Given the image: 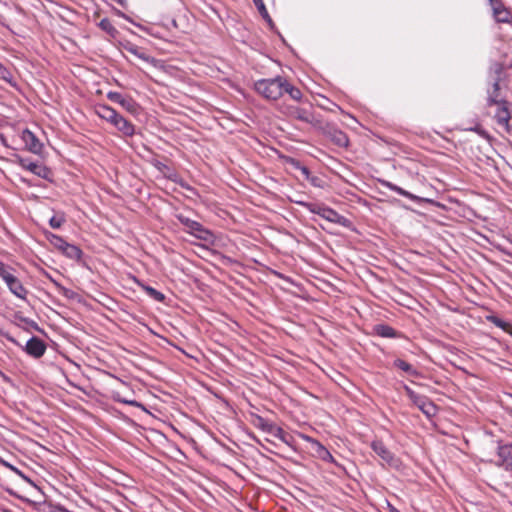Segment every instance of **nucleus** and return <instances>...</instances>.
<instances>
[{
	"label": "nucleus",
	"instance_id": "obj_1",
	"mask_svg": "<svg viewBox=\"0 0 512 512\" xmlns=\"http://www.w3.org/2000/svg\"><path fill=\"white\" fill-rule=\"evenodd\" d=\"M284 78L277 76L259 79L254 83L255 91L268 100H277L283 95Z\"/></svg>",
	"mask_w": 512,
	"mask_h": 512
},
{
	"label": "nucleus",
	"instance_id": "obj_2",
	"mask_svg": "<svg viewBox=\"0 0 512 512\" xmlns=\"http://www.w3.org/2000/svg\"><path fill=\"white\" fill-rule=\"evenodd\" d=\"M13 269L0 262V278L5 282L9 291L17 298L25 300L28 290L23 286L21 281L12 273Z\"/></svg>",
	"mask_w": 512,
	"mask_h": 512
},
{
	"label": "nucleus",
	"instance_id": "obj_3",
	"mask_svg": "<svg viewBox=\"0 0 512 512\" xmlns=\"http://www.w3.org/2000/svg\"><path fill=\"white\" fill-rule=\"evenodd\" d=\"M177 220L185 227V231L199 240L212 243L214 239L213 233L205 228L198 221L192 220L183 214L176 215Z\"/></svg>",
	"mask_w": 512,
	"mask_h": 512
},
{
	"label": "nucleus",
	"instance_id": "obj_4",
	"mask_svg": "<svg viewBox=\"0 0 512 512\" xmlns=\"http://www.w3.org/2000/svg\"><path fill=\"white\" fill-rule=\"evenodd\" d=\"M494 72L497 75L494 79V82L492 84L491 89H488V96H487V107H492L495 105L502 104V102H508L500 92V80H501V74L503 73V66L499 63H496L494 65Z\"/></svg>",
	"mask_w": 512,
	"mask_h": 512
},
{
	"label": "nucleus",
	"instance_id": "obj_5",
	"mask_svg": "<svg viewBox=\"0 0 512 512\" xmlns=\"http://www.w3.org/2000/svg\"><path fill=\"white\" fill-rule=\"evenodd\" d=\"M17 161L23 169L33 173L34 175L44 180L51 181L52 171L44 164L23 157H18Z\"/></svg>",
	"mask_w": 512,
	"mask_h": 512
},
{
	"label": "nucleus",
	"instance_id": "obj_6",
	"mask_svg": "<svg viewBox=\"0 0 512 512\" xmlns=\"http://www.w3.org/2000/svg\"><path fill=\"white\" fill-rule=\"evenodd\" d=\"M370 447L374 453L382 459L383 462L391 467H398V458L385 446L381 440L372 441Z\"/></svg>",
	"mask_w": 512,
	"mask_h": 512
},
{
	"label": "nucleus",
	"instance_id": "obj_7",
	"mask_svg": "<svg viewBox=\"0 0 512 512\" xmlns=\"http://www.w3.org/2000/svg\"><path fill=\"white\" fill-rule=\"evenodd\" d=\"M18 346L21 347L27 355L35 359L41 358L47 349L45 342L37 336H32L26 342L25 346H22L20 343Z\"/></svg>",
	"mask_w": 512,
	"mask_h": 512
},
{
	"label": "nucleus",
	"instance_id": "obj_8",
	"mask_svg": "<svg viewBox=\"0 0 512 512\" xmlns=\"http://www.w3.org/2000/svg\"><path fill=\"white\" fill-rule=\"evenodd\" d=\"M497 456L499 458L497 466L506 471H512V444L498 443Z\"/></svg>",
	"mask_w": 512,
	"mask_h": 512
},
{
	"label": "nucleus",
	"instance_id": "obj_9",
	"mask_svg": "<svg viewBox=\"0 0 512 512\" xmlns=\"http://www.w3.org/2000/svg\"><path fill=\"white\" fill-rule=\"evenodd\" d=\"M497 107L494 119L497 124L504 128L506 132H510L509 120L511 118L510 103L502 102V104L495 105Z\"/></svg>",
	"mask_w": 512,
	"mask_h": 512
},
{
	"label": "nucleus",
	"instance_id": "obj_10",
	"mask_svg": "<svg viewBox=\"0 0 512 512\" xmlns=\"http://www.w3.org/2000/svg\"><path fill=\"white\" fill-rule=\"evenodd\" d=\"M412 403L428 418L437 414V406L425 395L418 394Z\"/></svg>",
	"mask_w": 512,
	"mask_h": 512
},
{
	"label": "nucleus",
	"instance_id": "obj_11",
	"mask_svg": "<svg viewBox=\"0 0 512 512\" xmlns=\"http://www.w3.org/2000/svg\"><path fill=\"white\" fill-rule=\"evenodd\" d=\"M120 45L125 51L133 54L134 56L143 60L144 62H147L149 64H155V62H156L155 58L150 56L149 54H147L145 49L135 45L134 43H132L128 40H125V41L121 42Z\"/></svg>",
	"mask_w": 512,
	"mask_h": 512
},
{
	"label": "nucleus",
	"instance_id": "obj_12",
	"mask_svg": "<svg viewBox=\"0 0 512 512\" xmlns=\"http://www.w3.org/2000/svg\"><path fill=\"white\" fill-rule=\"evenodd\" d=\"M107 98L119 105L129 112H135L137 109V103L130 97H124L121 93L115 91H109Z\"/></svg>",
	"mask_w": 512,
	"mask_h": 512
},
{
	"label": "nucleus",
	"instance_id": "obj_13",
	"mask_svg": "<svg viewBox=\"0 0 512 512\" xmlns=\"http://www.w3.org/2000/svg\"><path fill=\"white\" fill-rule=\"evenodd\" d=\"M21 139L25 144V147L34 154H40L42 151V144L39 139L30 130L25 129L21 134Z\"/></svg>",
	"mask_w": 512,
	"mask_h": 512
},
{
	"label": "nucleus",
	"instance_id": "obj_14",
	"mask_svg": "<svg viewBox=\"0 0 512 512\" xmlns=\"http://www.w3.org/2000/svg\"><path fill=\"white\" fill-rule=\"evenodd\" d=\"M379 183L381 184V186L385 187V188H388L389 190L393 191V192H396L397 194L401 195V196H404L414 202H417V203H420V202H423V201H427L426 199L424 198H421L417 195H414L412 193H410L409 191L401 188L400 186L388 181V180H384V179H379L378 180Z\"/></svg>",
	"mask_w": 512,
	"mask_h": 512
},
{
	"label": "nucleus",
	"instance_id": "obj_15",
	"mask_svg": "<svg viewBox=\"0 0 512 512\" xmlns=\"http://www.w3.org/2000/svg\"><path fill=\"white\" fill-rule=\"evenodd\" d=\"M373 333L375 335L379 336V337H382V338L394 339V338H401L402 337V333L401 332L395 330L390 325L383 324V323L376 324L373 327Z\"/></svg>",
	"mask_w": 512,
	"mask_h": 512
},
{
	"label": "nucleus",
	"instance_id": "obj_16",
	"mask_svg": "<svg viewBox=\"0 0 512 512\" xmlns=\"http://www.w3.org/2000/svg\"><path fill=\"white\" fill-rule=\"evenodd\" d=\"M324 219L330 223L340 225L342 227H350L351 221L345 216L339 214L333 208L328 207L324 215Z\"/></svg>",
	"mask_w": 512,
	"mask_h": 512
},
{
	"label": "nucleus",
	"instance_id": "obj_17",
	"mask_svg": "<svg viewBox=\"0 0 512 512\" xmlns=\"http://www.w3.org/2000/svg\"><path fill=\"white\" fill-rule=\"evenodd\" d=\"M305 439L307 441H310L315 446V452L319 459H321L322 461H325V462H329V463H336L335 458L332 456L330 451L324 445H322L319 441L312 439L309 436H306Z\"/></svg>",
	"mask_w": 512,
	"mask_h": 512
},
{
	"label": "nucleus",
	"instance_id": "obj_18",
	"mask_svg": "<svg viewBox=\"0 0 512 512\" xmlns=\"http://www.w3.org/2000/svg\"><path fill=\"white\" fill-rule=\"evenodd\" d=\"M288 115L291 118H294V119H297V120H300V121H303L306 123H311L313 121V114L309 110H306V109H303V108H300L297 106H289L288 107Z\"/></svg>",
	"mask_w": 512,
	"mask_h": 512
},
{
	"label": "nucleus",
	"instance_id": "obj_19",
	"mask_svg": "<svg viewBox=\"0 0 512 512\" xmlns=\"http://www.w3.org/2000/svg\"><path fill=\"white\" fill-rule=\"evenodd\" d=\"M297 205L303 207L304 209L308 210L309 212L316 214L324 219V215L326 213V210L328 206L320 203H312L302 200H295L294 201Z\"/></svg>",
	"mask_w": 512,
	"mask_h": 512
},
{
	"label": "nucleus",
	"instance_id": "obj_20",
	"mask_svg": "<svg viewBox=\"0 0 512 512\" xmlns=\"http://www.w3.org/2000/svg\"><path fill=\"white\" fill-rule=\"evenodd\" d=\"M134 282L137 284L138 287H140L151 299L157 302H164L165 295L156 290L155 288L145 284L143 281L134 278Z\"/></svg>",
	"mask_w": 512,
	"mask_h": 512
},
{
	"label": "nucleus",
	"instance_id": "obj_21",
	"mask_svg": "<svg viewBox=\"0 0 512 512\" xmlns=\"http://www.w3.org/2000/svg\"><path fill=\"white\" fill-rule=\"evenodd\" d=\"M95 113L98 117L107 121L108 123H111V121H113L114 117L117 116V114H118V112L114 108H112L106 104H98L95 107Z\"/></svg>",
	"mask_w": 512,
	"mask_h": 512
},
{
	"label": "nucleus",
	"instance_id": "obj_22",
	"mask_svg": "<svg viewBox=\"0 0 512 512\" xmlns=\"http://www.w3.org/2000/svg\"><path fill=\"white\" fill-rule=\"evenodd\" d=\"M328 136L330 140L339 147H347L349 144L348 136L342 130L333 128L329 130Z\"/></svg>",
	"mask_w": 512,
	"mask_h": 512
},
{
	"label": "nucleus",
	"instance_id": "obj_23",
	"mask_svg": "<svg viewBox=\"0 0 512 512\" xmlns=\"http://www.w3.org/2000/svg\"><path fill=\"white\" fill-rule=\"evenodd\" d=\"M393 365H394V367L404 371L405 373H407L411 376H414V377L420 376V372L416 368H414L411 364L404 361L403 359H400V358L395 359L393 362Z\"/></svg>",
	"mask_w": 512,
	"mask_h": 512
},
{
	"label": "nucleus",
	"instance_id": "obj_24",
	"mask_svg": "<svg viewBox=\"0 0 512 512\" xmlns=\"http://www.w3.org/2000/svg\"><path fill=\"white\" fill-rule=\"evenodd\" d=\"M62 253L67 258H69L71 260H75V261H79L83 254L82 250L78 246L71 244V243H68L67 245H65V248L62 251Z\"/></svg>",
	"mask_w": 512,
	"mask_h": 512
},
{
	"label": "nucleus",
	"instance_id": "obj_25",
	"mask_svg": "<svg viewBox=\"0 0 512 512\" xmlns=\"http://www.w3.org/2000/svg\"><path fill=\"white\" fill-rule=\"evenodd\" d=\"M117 130L125 137H132L135 134V126L125 117L119 122Z\"/></svg>",
	"mask_w": 512,
	"mask_h": 512
},
{
	"label": "nucleus",
	"instance_id": "obj_26",
	"mask_svg": "<svg viewBox=\"0 0 512 512\" xmlns=\"http://www.w3.org/2000/svg\"><path fill=\"white\" fill-rule=\"evenodd\" d=\"M253 424L255 427H257L258 429L262 430L263 432L265 433H268L271 432V429L274 425V423L268 421L267 419H265L264 417L260 416V415H253Z\"/></svg>",
	"mask_w": 512,
	"mask_h": 512
},
{
	"label": "nucleus",
	"instance_id": "obj_27",
	"mask_svg": "<svg viewBox=\"0 0 512 512\" xmlns=\"http://www.w3.org/2000/svg\"><path fill=\"white\" fill-rule=\"evenodd\" d=\"M252 1H253L254 5L256 6L259 14L262 16V18L268 23V25L271 28H274L273 20L271 19L263 0H252Z\"/></svg>",
	"mask_w": 512,
	"mask_h": 512
},
{
	"label": "nucleus",
	"instance_id": "obj_28",
	"mask_svg": "<svg viewBox=\"0 0 512 512\" xmlns=\"http://www.w3.org/2000/svg\"><path fill=\"white\" fill-rule=\"evenodd\" d=\"M283 93H288L289 96L296 101H300L302 99V92L297 87L291 85L285 78L283 84Z\"/></svg>",
	"mask_w": 512,
	"mask_h": 512
},
{
	"label": "nucleus",
	"instance_id": "obj_29",
	"mask_svg": "<svg viewBox=\"0 0 512 512\" xmlns=\"http://www.w3.org/2000/svg\"><path fill=\"white\" fill-rule=\"evenodd\" d=\"M51 282L55 286L57 292L61 295H63L65 298L73 300L76 297V292L72 289L66 288L65 286L61 285L59 282L54 280L53 278H50Z\"/></svg>",
	"mask_w": 512,
	"mask_h": 512
},
{
	"label": "nucleus",
	"instance_id": "obj_30",
	"mask_svg": "<svg viewBox=\"0 0 512 512\" xmlns=\"http://www.w3.org/2000/svg\"><path fill=\"white\" fill-rule=\"evenodd\" d=\"M487 321L495 325L496 327L500 328L504 332H508L509 329L512 327V324L510 322L504 321L503 319L499 318L495 315H489L487 316Z\"/></svg>",
	"mask_w": 512,
	"mask_h": 512
},
{
	"label": "nucleus",
	"instance_id": "obj_31",
	"mask_svg": "<svg viewBox=\"0 0 512 512\" xmlns=\"http://www.w3.org/2000/svg\"><path fill=\"white\" fill-rule=\"evenodd\" d=\"M47 238L49 242L61 252L64 250L65 245L68 244V242L63 237L53 233H49Z\"/></svg>",
	"mask_w": 512,
	"mask_h": 512
},
{
	"label": "nucleus",
	"instance_id": "obj_32",
	"mask_svg": "<svg viewBox=\"0 0 512 512\" xmlns=\"http://www.w3.org/2000/svg\"><path fill=\"white\" fill-rule=\"evenodd\" d=\"M98 26L113 38L116 37V35L118 34V30L113 26V24L108 18L101 19Z\"/></svg>",
	"mask_w": 512,
	"mask_h": 512
},
{
	"label": "nucleus",
	"instance_id": "obj_33",
	"mask_svg": "<svg viewBox=\"0 0 512 512\" xmlns=\"http://www.w3.org/2000/svg\"><path fill=\"white\" fill-rule=\"evenodd\" d=\"M66 221L64 213H57L53 215L49 220V225L53 229H59Z\"/></svg>",
	"mask_w": 512,
	"mask_h": 512
},
{
	"label": "nucleus",
	"instance_id": "obj_34",
	"mask_svg": "<svg viewBox=\"0 0 512 512\" xmlns=\"http://www.w3.org/2000/svg\"><path fill=\"white\" fill-rule=\"evenodd\" d=\"M0 79L6 81L7 83L11 84L12 86H15L14 77L12 75V72L5 67L0 62Z\"/></svg>",
	"mask_w": 512,
	"mask_h": 512
},
{
	"label": "nucleus",
	"instance_id": "obj_35",
	"mask_svg": "<svg viewBox=\"0 0 512 512\" xmlns=\"http://www.w3.org/2000/svg\"><path fill=\"white\" fill-rule=\"evenodd\" d=\"M269 434L273 435L274 437H277L282 442L288 444L287 434L281 427L274 424Z\"/></svg>",
	"mask_w": 512,
	"mask_h": 512
},
{
	"label": "nucleus",
	"instance_id": "obj_36",
	"mask_svg": "<svg viewBox=\"0 0 512 512\" xmlns=\"http://www.w3.org/2000/svg\"><path fill=\"white\" fill-rule=\"evenodd\" d=\"M307 181H309L310 184L316 188L323 189L327 186L326 181L322 177L317 176V175L311 174L310 177H308Z\"/></svg>",
	"mask_w": 512,
	"mask_h": 512
},
{
	"label": "nucleus",
	"instance_id": "obj_37",
	"mask_svg": "<svg viewBox=\"0 0 512 512\" xmlns=\"http://www.w3.org/2000/svg\"><path fill=\"white\" fill-rule=\"evenodd\" d=\"M490 4H491V6L493 8L495 16L498 17V20L499 21H505V19L500 18V15L502 14V12H504V6L502 4V1L501 0H494L493 3H490Z\"/></svg>",
	"mask_w": 512,
	"mask_h": 512
},
{
	"label": "nucleus",
	"instance_id": "obj_38",
	"mask_svg": "<svg viewBox=\"0 0 512 512\" xmlns=\"http://www.w3.org/2000/svg\"><path fill=\"white\" fill-rule=\"evenodd\" d=\"M114 399L119 402V403H122V404H126V405H129V406H132V407H143V405L134 400V399H127V398H124V397H121L119 394H117Z\"/></svg>",
	"mask_w": 512,
	"mask_h": 512
},
{
	"label": "nucleus",
	"instance_id": "obj_39",
	"mask_svg": "<svg viewBox=\"0 0 512 512\" xmlns=\"http://www.w3.org/2000/svg\"><path fill=\"white\" fill-rule=\"evenodd\" d=\"M0 463L3 464L4 466L10 468L12 471H14L16 474H18L24 480L30 481V479L27 476H25L18 468H16L15 466L11 465L7 461L3 460L1 457H0Z\"/></svg>",
	"mask_w": 512,
	"mask_h": 512
},
{
	"label": "nucleus",
	"instance_id": "obj_40",
	"mask_svg": "<svg viewBox=\"0 0 512 512\" xmlns=\"http://www.w3.org/2000/svg\"><path fill=\"white\" fill-rule=\"evenodd\" d=\"M286 163L289 164L291 167H293L296 170H301V168L304 166L301 164V162L295 158L288 157L286 159Z\"/></svg>",
	"mask_w": 512,
	"mask_h": 512
},
{
	"label": "nucleus",
	"instance_id": "obj_41",
	"mask_svg": "<svg viewBox=\"0 0 512 512\" xmlns=\"http://www.w3.org/2000/svg\"><path fill=\"white\" fill-rule=\"evenodd\" d=\"M403 389L406 393V395L408 396V398L413 401L416 396L418 395V393H416L413 389H411L408 385H403Z\"/></svg>",
	"mask_w": 512,
	"mask_h": 512
},
{
	"label": "nucleus",
	"instance_id": "obj_42",
	"mask_svg": "<svg viewBox=\"0 0 512 512\" xmlns=\"http://www.w3.org/2000/svg\"><path fill=\"white\" fill-rule=\"evenodd\" d=\"M0 336L4 337L5 339H7L9 342L13 343L14 345H19V342L13 336H11L8 332H5L1 328H0Z\"/></svg>",
	"mask_w": 512,
	"mask_h": 512
},
{
	"label": "nucleus",
	"instance_id": "obj_43",
	"mask_svg": "<svg viewBox=\"0 0 512 512\" xmlns=\"http://www.w3.org/2000/svg\"><path fill=\"white\" fill-rule=\"evenodd\" d=\"M113 11L114 13L118 16V17H121L127 21H129L130 23L136 25V26H139L138 24H136L128 15H126L125 13H123L122 11H120L119 9H116V8H113Z\"/></svg>",
	"mask_w": 512,
	"mask_h": 512
},
{
	"label": "nucleus",
	"instance_id": "obj_44",
	"mask_svg": "<svg viewBox=\"0 0 512 512\" xmlns=\"http://www.w3.org/2000/svg\"><path fill=\"white\" fill-rule=\"evenodd\" d=\"M123 119V116L121 114H117V116L114 117L113 121H111V125H113L116 129L118 128L119 122Z\"/></svg>",
	"mask_w": 512,
	"mask_h": 512
},
{
	"label": "nucleus",
	"instance_id": "obj_45",
	"mask_svg": "<svg viewBox=\"0 0 512 512\" xmlns=\"http://www.w3.org/2000/svg\"><path fill=\"white\" fill-rule=\"evenodd\" d=\"M300 172H301V174L303 175V177H304L306 180H308V177H310V175H311V172H310L309 168H308V167H306V166H303V167L301 168Z\"/></svg>",
	"mask_w": 512,
	"mask_h": 512
},
{
	"label": "nucleus",
	"instance_id": "obj_46",
	"mask_svg": "<svg viewBox=\"0 0 512 512\" xmlns=\"http://www.w3.org/2000/svg\"><path fill=\"white\" fill-rule=\"evenodd\" d=\"M275 274H276L279 278H285L281 273L275 272Z\"/></svg>",
	"mask_w": 512,
	"mask_h": 512
},
{
	"label": "nucleus",
	"instance_id": "obj_47",
	"mask_svg": "<svg viewBox=\"0 0 512 512\" xmlns=\"http://www.w3.org/2000/svg\"><path fill=\"white\" fill-rule=\"evenodd\" d=\"M390 512H400L399 510H397L396 508L392 507L391 511Z\"/></svg>",
	"mask_w": 512,
	"mask_h": 512
},
{
	"label": "nucleus",
	"instance_id": "obj_48",
	"mask_svg": "<svg viewBox=\"0 0 512 512\" xmlns=\"http://www.w3.org/2000/svg\"><path fill=\"white\" fill-rule=\"evenodd\" d=\"M507 333L512 337V327L509 329Z\"/></svg>",
	"mask_w": 512,
	"mask_h": 512
},
{
	"label": "nucleus",
	"instance_id": "obj_49",
	"mask_svg": "<svg viewBox=\"0 0 512 512\" xmlns=\"http://www.w3.org/2000/svg\"><path fill=\"white\" fill-rule=\"evenodd\" d=\"M494 0H489L490 3H493Z\"/></svg>",
	"mask_w": 512,
	"mask_h": 512
}]
</instances>
